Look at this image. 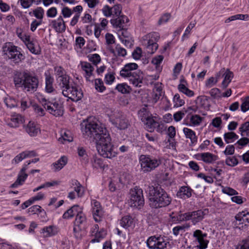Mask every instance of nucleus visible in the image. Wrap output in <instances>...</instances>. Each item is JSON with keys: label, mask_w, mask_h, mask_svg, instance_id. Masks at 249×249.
<instances>
[{"label": "nucleus", "mask_w": 249, "mask_h": 249, "mask_svg": "<svg viewBox=\"0 0 249 249\" xmlns=\"http://www.w3.org/2000/svg\"><path fill=\"white\" fill-rule=\"evenodd\" d=\"M138 65L135 63L125 64L120 71L121 78L127 80L130 85L135 88H141L143 82L144 74L138 70Z\"/></svg>", "instance_id": "1"}, {"label": "nucleus", "mask_w": 249, "mask_h": 249, "mask_svg": "<svg viewBox=\"0 0 249 249\" xmlns=\"http://www.w3.org/2000/svg\"><path fill=\"white\" fill-rule=\"evenodd\" d=\"M148 192L149 205L152 208L166 207L171 202V197L161 186H149Z\"/></svg>", "instance_id": "2"}, {"label": "nucleus", "mask_w": 249, "mask_h": 249, "mask_svg": "<svg viewBox=\"0 0 249 249\" xmlns=\"http://www.w3.org/2000/svg\"><path fill=\"white\" fill-rule=\"evenodd\" d=\"M82 131L85 137L93 138L98 141L105 134L108 132L106 127H104L97 120L89 118L82 124Z\"/></svg>", "instance_id": "3"}, {"label": "nucleus", "mask_w": 249, "mask_h": 249, "mask_svg": "<svg viewBox=\"0 0 249 249\" xmlns=\"http://www.w3.org/2000/svg\"><path fill=\"white\" fill-rule=\"evenodd\" d=\"M14 82L17 87H22L31 93L36 91L38 88L39 80L36 76L24 72H18L14 77Z\"/></svg>", "instance_id": "4"}, {"label": "nucleus", "mask_w": 249, "mask_h": 249, "mask_svg": "<svg viewBox=\"0 0 249 249\" xmlns=\"http://www.w3.org/2000/svg\"><path fill=\"white\" fill-rule=\"evenodd\" d=\"M97 149L99 154L106 158L112 159L115 157L117 152L111 143V139L108 134H105L96 141Z\"/></svg>", "instance_id": "5"}, {"label": "nucleus", "mask_w": 249, "mask_h": 249, "mask_svg": "<svg viewBox=\"0 0 249 249\" xmlns=\"http://www.w3.org/2000/svg\"><path fill=\"white\" fill-rule=\"evenodd\" d=\"M20 48L15 46L11 42L6 43L2 47V51L15 64H19L25 59V56L20 51Z\"/></svg>", "instance_id": "6"}, {"label": "nucleus", "mask_w": 249, "mask_h": 249, "mask_svg": "<svg viewBox=\"0 0 249 249\" xmlns=\"http://www.w3.org/2000/svg\"><path fill=\"white\" fill-rule=\"evenodd\" d=\"M106 112L110 122L118 129H125L129 126V121L122 112L118 110L108 109Z\"/></svg>", "instance_id": "7"}, {"label": "nucleus", "mask_w": 249, "mask_h": 249, "mask_svg": "<svg viewBox=\"0 0 249 249\" xmlns=\"http://www.w3.org/2000/svg\"><path fill=\"white\" fill-rule=\"evenodd\" d=\"M159 39V34L156 32L150 33L142 37V45L148 53L153 54L157 51L158 48L157 42Z\"/></svg>", "instance_id": "8"}, {"label": "nucleus", "mask_w": 249, "mask_h": 249, "mask_svg": "<svg viewBox=\"0 0 249 249\" xmlns=\"http://www.w3.org/2000/svg\"><path fill=\"white\" fill-rule=\"evenodd\" d=\"M140 162L142 170L144 172H149L158 167L161 164V160L159 158L149 155H141Z\"/></svg>", "instance_id": "9"}, {"label": "nucleus", "mask_w": 249, "mask_h": 249, "mask_svg": "<svg viewBox=\"0 0 249 249\" xmlns=\"http://www.w3.org/2000/svg\"><path fill=\"white\" fill-rule=\"evenodd\" d=\"M205 211L206 210L204 211L198 210L184 213H180L177 216V220L178 222H182L191 220L193 225H196L203 219L205 214Z\"/></svg>", "instance_id": "10"}, {"label": "nucleus", "mask_w": 249, "mask_h": 249, "mask_svg": "<svg viewBox=\"0 0 249 249\" xmlns=\"http://www.w3.org/2000/svg\"><path fill=\"white\" fill-rule=\"evenodd\" d=\"M129 195V203L131 207L140 209L144 205V200L142 189L135 187L130 190Z\"/></svg>", "instance_id": "11"}, {"label": "nucleus", "mask_w": 249, "mask_h": 249, "mask_svg": "<svg viewBox=\"0 0 249 249\" xmlns=\"http://www.w3.org/2000/svg\"><path fill=\"white\" fill-rule=\"evenodd\" d=\"M42 103L44 107L48 111V112L55 116H61L63 114V110L62 105L57 102L53 103L47 101L43 99Z\"/></svg>", "instance_id": "12"}, {"label": "nucleus", "mask_w": 249, "mask_h": 249, "mask_svg": "<svg viewBox=\"0 0 249 249\" xmlns=\"http://www.w3.org/2000/svg\"><path fill=\"white\" fill-rule=\"evenodd\" d=\"M147 245L150 249H163L166 247L167 242L160 236H152L146 241Z\"/></svg>", "instance_id": "13"}, {"label": "nucleus", "mask_w": 249, "mask_h": 249, "mask_svg": "<svg viewBox=\"0 0 249 249\" xmlns=\"http://www.w3.org/2000/svg\"><path fill=\"white\" fill-rule=\"evenodd\" d=\"M193 236L196 241L197 242V247L199 249H205L207 247L208 241L205 239L206 233H203L201 230H196L194 232Z\"/></svg>", "instance_id": "14"}, {"label": "nucleus", "mask_w": 249, "mask_h": 249, "mask_svg": "<svg viewBox=\"0 0 249 249\" xmlns=\"http://www.w3.org/2000/svg\"><path fill=\"white\" fill-rule=\"evenodd\" d=\"M23 128L31 137H36L40 133L39 125L34 121H29L27 124L24 125Z\"/></svg>", "instance_id": "15"}, {"label": "nucleus", "mask_w": 249, "mask_h": 249, "mask_svg": "<svg viewBox=\"0 0 249 249\" xmlns=\"http://www.w3.org/2000/svg\"><path fill=\"white\" fill-rule=\"evenodd\" d=\"M203 120V118L198 115L188 114L183 120V124L190 127L199 125Z\"/></svg>", "instance_id": "16"}, {"label": "nucleus", "mask_w": 249, "mask_h": 249, "mask_svg": "<svg viewBox=\"0 0 249 249\" xmlns=\"http://www.w3.org/2000/svg\"><path fill=\"white\" fill-rule=\"evenodd\" d=\"M71 90V92H72L70 93H68L66 89L63 90L62 94L74 102H77L81 100L83 97V92L80 89L76 87L72 86V89Z\"/></svg>", "instance_id": "17"}, {"label": "nucleus", "mask_w": 249, "mask_h": 249, "mask_svg": "<svg viewBox=\"0 0 249 249\" xmlns=\"http://www.w3.org/2000/svg\"><path fill=\"white\" fill-rule=\"evenodd\" d=\"M91 205L94 219L96 222L101 221L103 215V212L100 203L96 200H92L91 201Z\"/></svg>", "instance_id": "18"}, {"label": "nucleus", "mask_w": 249, "mask_h": 249, "mask_svg": "<svg viewBox=\"0 0 249 249\" xmlns=\"http://www.w3.org/2000/svg\"><path fill=\"white\" fill-rule=\"evenodd\" d=\"M80 66L82 70L84 72V75L88 81H91V78L93 77L94 67L90 63L86 61H81Z\"/></svg>", "instance_id": "19"}, {"label": "nucleus", "mask_w": 249, "mask_h": 249, "mask_svg": "<svg viewBox=\"0 0 249 249\" xmlns=\"http://www.w3.org/2000/svg\"><path fill=\"white\" fill-rule=\"evenodd\" d=\"M27 169V165L24 164L18 174L17 180L14 183L11 184L10 186L11 188H17L18 186L22 185L24 182L28 177V174L25 173Z\"/></svg>", "instance_id": "20"}, {"label": "nucleus", "mask_w": 249, "mask_h": 249, "mask_svg": "<svg viewBox=\"0 0 249 249\" xmlns=\"http://www.w3.org/2000/svg\"><path fill=\"white\" fill-rule=\"evenodd\" d=\"M50 25L58 33L64 32L66 30L65 22L61 16L56 20H51Z\"/></svg>", "instance_id": "21"}, {"label": "nucleus", "mask_w": 249, "mask_h": 249, "mask_svg": "<svg viewBox=\"0 0 249 249\" xmlns=\"http://www.w3.org/2000/svg\"><path fill=\"white\" fill-rule=\"evenodd\" d=\"M235 219L236 225L246 226L249 223V213L247 211L240 212L236 215Z\"/></svg>", "instance_id": "22"}, {"label": "nucleus", "mask_w": 249, "mask_h": 249, "mask_svg": "<svg viewBox=\"0 0 249 249\" xmlns=\"http://www.w3.org/2000/svg\"><path fill=\"white\" fill-rule=\"evenodd\" d=\"M45 90L46 92L50 93L55 91V89L53 86L54 79L53 76L50 73H45Z\"/></svg>", "instance_id": "23"}, {"label": "nucleus", "mask_w": 249, "mask_h": 249, "mask_svg": "<svg viewBox=\"0 0 249 249\" xmlns=\"http://www.w3.org/2000/svg\"><path fill=\"white\" fill-rule=\"evenodd\" d=\"M58 232L57 228L53 225H50L43 228L41 233L44 237H49L56 235Z\"/></svg>", "instance_id": "24"}, {"label": "nucleus", "mask_w": 249, "mask_h": 249, "mask_svg": "<svg viewBox=\"0 0 249 249\" xmlns=\"http://www.w3.org/2000/svg\"><path fill=\"white\" fill-rule=\"evenodd\" d=\"M81 210L78 205H74L64 213L62 217L66 219L71 218L74 215L76 216Z\"/></svg>", "instance_id": "25"}, {"label": "nucleus", "mask_w": 249, "mask_h": 249, "mask_svg": "<svg viewBox=\"0 0 249 249\" xmlns=\"http://www.w3.org/2000/svg\"><path fill=\"white\" fill-rule=\"evenodd\" d=\"M200 160L206 163H213L218 159L216 155L209 152L202 153L199 155Z\"/></svg>", "instance_id": "26"}, {"label": "nucleus", "mask_w": 249, "mask_h": 249, "mask_svg": "<svg viewBox=\"0 0 249 249\" xmlns=\"http://www.w3.org/2000/svg\"><path fill=\"white\" fill-rule=\"evenodd\" d=\"M128 21V19L127 17L121 16H118L116 18L111 19L110 23L115 27L123 29L124 27V24Z\"/></svg>", "instance_id": "27"}, {"label": "nucleus", "mask_w": 249, "mask_h": 249, "mask_svg": "<svg viewBox=\"0 0 249 249\" xmlns=\"http://www.w3.org/2000/svg\"><path fill=\"white\" fill-rule=\"evenodd\" d=\"M183 132L185 135L186 138L190 140L192 144H194L196 143L197 141V137L194 131L188 127H184L183 129Z\"/></svg>", "instance_id": "28"}, {"label": "nucleus", "mask_w": 249, "mask_h": 249, "mask_svg": "<svg viewBox=\"0 0 249 249\" xmlns=\"http://www.w3.org/2000/svg\"><path fill=\"white\" fill-rule=\"evenodd\" d=\"M87 219L86 215L83 213L82 210L77 213L75 217L73 224L84 227L86 226Z\"/></svg>", "instance_id": "29"}, {"label": "nucleus", "mask_w": 249, "mask_h": 249, "mask_svg": "<svg viewBox=\"0 0 249 249\" xmlns=\"http://www.w3.org/2000/svg\"><path fill=\"white\" fill-rule=\"evenodd\" d=\"M223 77H224V80L222 81V86L223 88H226L233 78V73L229 69H225Z\"/></svg>", "instance_id": "30"}, {"label": "nucleus", "mask_w": 249, "mask_h": 249, "mask_svg": "<svg viewBox=\"0 0 249 249\" xmlns=\"http://www.w3.org/2000/svg\"><path fill=\"white\" fill-rule=\"evenodd\" d=\"M107 234L106 231L103 229H101L95 235H93L94 237L93 239L90 241L89 246H92V244L95 243H99L101 239L104 238Z\"/></svg>", "instance_id": "31"}, {"label": "nucleus", "mask_w": 249, "mask_h": 249, "mask_svg": "<svg viewBox=\"0 0 249 249\" xmlns=\"http://www.w3.org/2000/svg\"><path fill=\"white\" fill-rule=\"evenodd\" d=\"M193 190L188 186H182L180 187L177 193L178 196L180 198H189L192 196Z\"/></svg>", "instance_id": "32"}, {"label": "nucleus", "mask_w": 249, "mask_h": 249, "mask_svg": "<svg viewBox=\"0 0 249 249\" xmlns=\"http://www.w3.org/2000/svg\"><path fill=\"white\" fill-rule=\"evenodd\" d=\"M10 120L11 122L8 124V125L12 127H17L23 122L22 116L18 114L12 115Z\"/></svg>", "instance_id": "33"}, {"label": "nucleus", "mask_w": 249, "mask_h": 249, "mask_svg": "<svg viewBox=\"0 0 249 249\" xmlns=\"http://www.w3.org/2000/svg\"><path fill=\"white\" fill-rule=\"evenodd\" d=\"M58 140L60 142L65 143L67 142H72L73 137L71 133L69 130L62 131L61 137L58 138Z\"/></svg>", "instance_id": "34"}, {"label": "nucleus", "mask_w": 249, "mask_h": 249, "mask_svg": "<svg viewBox=\"0 0 249 249\" xmlns=\"http://www.w3.org/2000/svg\"><path fill=\"white\" fill-rule=\"evenodd\" d=\"M68 162V159L65 156L61 157L57 161L53 164V169L55 171L60 170Z\"/></svg>", "instance_id": "35"}, {"label": "nucleus", "mask_w": 249, "mask_h": 249, "mask_svg": "<svg viewBox=\"0 0 249 249\" xmlns=\"http://www.w3.org/2000/svg\"><path fill=\"white\" fill-rule=\"evenodd\" d=\"M36 18L37 20L42 21V19L44 15V10L41 7H37L36 9H34L32 12H30L29 14L31 15V14Z\"/></svg>", "instance_id": "36"}, {"label": "nucleus", "mask_w": 249, "mask_h": 249, "mask_svg": "<svg viewBox=\"0 0 249 249\" xmlns=\"http://www.w3.org/2000/svg\"><path fill=\"white\" fill-rule=\"evenodd\" d=\"M120 224L124 228H127L134 225L133 219L130 216H125L121 219Z\"/></svg>", "instance_id": "37"}, {"label": "nucleus", "mask_w": 249, "mask_h": 249, "mask_svg": "<svg viewBox=\"0 0 249 249\" xmlns=\"http://www.w3.org/2000/svg\"><path fill=\"white\" fill-rule=\"evenodd\" d=\"M56 80L61 89L64 88L66 89L70 85V76L68 75L60 77Z\"/></svg>", "instance_id": "38"}, {"label": "nucleus", "mask_w": 249, "mask_h": 249, "mask_svg": "<svg viewBox=\"0 0 249 249\" xmlns=\"http://www.w3.org/2000/svg\"><path fill=\"white\" fill-rule=\"evenodd\" d=\"M115 89L123 94L128 93L131 91L130 86L125 83L118 84L116 86Z\"/></svg>", "instance_id": "39"}, {"label": "nucleus", "mask_w": 249, "mask_h": 249, "mask_svg": "<svg viewBox=\"0 0 249 249\" xmlns=\"http://www.w3.org/2000/svg\"><path fill=\"white\" fill-rule=\"evenodd\" d=\"M238 139V135L233 132H227L224 135V139L227 143L232 142Z\"/></svg>", "instance_id": "40"}, {"label": "nucleus", "mask_w": 249, "mask_h": 249, "mask_svg": "<svg viewBox=\"0 0 249 249\" xmlns=\"http://www.w3.org/2000/svg\"><path fill=\"white\" fill-rule=\"evenodd\" d=\"M178 90L185 94L186 96L191 97L194 95V92L189 89L184 84H179L178 85Z\"/></svg>", "instance_id": "41"}, {"label": "nucleus", "mask_w": 249, "mask_h": 249, "mask_svg": "<svg viewBox=\"0 0 249 249\" xmlns=\"http://www.w3.org/2000/svg\"><path fill=\"white\" fill-rule=\"evenodd\" d=\"M25 45H26L28 50L32 53L35 54H39L40 53V51L39 49H37L36 47L35 43L33 41H31L29 39L26 42H24Z\"/></svg>", "instance_id": "42"}, {"label": "nucleus", "mask_w": 249, "mask_h": 249, "mask_svg": "<svg viewBox=\"0 0 249 249\" xmlns=\"http://www.w3.org/2000/svg\"><path fill=\"white\" fill-rule=\"evenodd\" d=\"M110 52L112 53L116 54L117 56L121 57L125 56L127 53L126 50L119 44L116 46L114 50L112 49Z\"/></svg>", "instance_id": "43"}, {"label": "nucleus", "mask_w": 249, "mask_h": 249, "mask_svg": "<svg viewBox=\"0 0 249 249\" xmlns=\"http://www.w3.org/2000/svg\"><path fill=\"white\" fill-rule=\"evenodd\" d=\"M54 71L56 80L60 77H62L68 75L64 69L61 66L54 67Z\"/></svg>", "instance_id": "44"}, {"label": "nucleus", "mask_w": 249, "mask_h": 249, "mask_svg": "<svg viewBox=\"0 0 249 249\" xmlns=\"http://www.w3.org/2000/svg\"><path fill=\"white\" fill-rule=\"evenodd\" d=\"M239 130L242 136L249 137V122L247 121L242 124L239 128Z\"/></svg>", "instance_id": "45"}, {"label": "nucleus", "mask_w": 249, "mask_h": 249, "mask_svg": "<svg viewBox=\"0 0 249 249\" xmlns=\"http://www.w3.org/2000/svg\"><path fill=\"white\" fill-rule=\"evenodd\" d=\"M174 107H178L183 106L185 104L184 100L180 97L178 94H176L173 99Z\"/></svg>", "instance_id": "46"}, {"label": "nucleus", "mask_w": 249, "mask_h": 249, "mask_svg": "<svg viewBox=\"0 0 249 249\" xmlns=\"http://www.w3.org/2000/svg\"><path fill=\"white\" fill-rule=\"evenodd\" d=\"M142 121H146V124L148 125L150 127H155L158 124V123L154 119L153 117L146 115L144 118L142 119Z\"/></svg>", "instance_id": "47"}, {"label": "nucleus", "mask_w": 249, "mask_h": 249, "mask_svg": "<svg viewBox=\"0 0 249 249\" xmlns=\"http://www.w3.org/2000/svg\"><path fill=\"white\" fill-rule=\"evenodd\" d=\"M92 165L94 168L97 169L100 168L103 170L106 167V165L104 164L102 159L96 157L93 158Z\"/></svg>", "instance_id": "48"}, {"label": "nucleus", "mask_w": 249, "mask_h": 249, "mask_svg": "<svg viewBox=\"0 0 249 249\" xmlns=\"http://www.w3.org/2000/svg\"><path fill=\"white\" fill-rule=\"evenodd\" d=\"M82 227L73 224V233L77 239H81L82 238Z\"/></svg>", "instance_id": "49"}, {"label": "nucleus", "mask_w": 249, "mask_h": 249, "mask_svg": "<svg viewBox=\"0 0 249 249\" xmlns=\"http://www.w3.org/2000/svg\"><path fill=\"white\" fill-rule=\"evenodd\" d=\"M89 60L96 66L101 60L100 56L97 53L90 54L88 56Z\"/></svg>", "instance_id": "50"}, {"label": "nucleus", "mask_w": 249, "mask_h": 249, "mask_svg": "<svg viewBox=\"0 0 249 249\" xmlns=\"http://www.w3.org/2000/svg\"><path fill=\"white\" fill-rule=\"evenodd\" d=\"M163 59V56L161 55H159L154 57L152 60V63L156 66V68L158 71H161V68L160 67V63Z\"/></svg>", "instance_id": "51"}, {"label": "nucleus", "mask_w": 249, "mask_h": 249, "mask_svg": "<svg viewBox=\"0 0 249 249\" xmlns=\"http://www.w3.org/2000/svg\"><path fill=\"white\" fill-rule=\"evenodd\" d=\"M95 88L98 91L100 92H103L106 89L103 81L100 78L95 80Z\"/></svg>", "instance_id": "52"}, {"label": "nucleus", "mask_w": 249, "mask_h": 249, "mask_svg": "<svg viewBox=\"0 0 249 249\" xmlns=\"http://www.w3.org/2000/svg\"><path fill=\"white\" fill-rule=\"evenodd\" d=\"M44 210L39 205H34L27 210V213L30 214H35L41 213Z\"/></svg>", "instance_id": "53"}, {"label": "nucleus", "mask_w": 249, "mask_h": 249, "mask_svg": "<svg viewBox=\"0 0 249 249\" xmlns=\"http://www.w3.org/2000/svg\"><path fill=\"white\" fill-rule=\"evenodd\" d=\"M236 249H249V238H246L240 241Z\"/></svg>", "instance_id": "54"}, {"label": "nucleus", "mask_w": 249, "mask_h": 249, "mask_svg": "<svg viewBox=\"0 0 249 249\" xmlns=\"http://www.w3.org/2000/svg\"><path fill=\"white\" fill-rule=\"evenodd\" d=\"M249 143V139L247 137H243L239 139L236 143L235 145L239 149L242 148L244 146L247 145Z\"/></svg>", "instance_id": "55"}, {"label": "nucleus", "mask_w": 249, "mask_h": 249, "mask_svg": "<svg viewBox=\"0 0 249 249\" xmlns=\"http://www.w3.org/2000/svg\"><path fill=\"white\" fill-rule=\"evenodd\" d=\"M242 103L241 105V109L243 112H245L249 110V96L242 99Z\"/></svg>", "instance_id": "56"}, {"label": "nucleus", "mask_w": 249, "mask_h": 249, "mask_svg": "<svg viewBox=\"0 0 249 249\" xmlns=\"http://www.w3.org/2000/svg\"><path fill=\"white\" fill-rule=\"evenodd\" d=\"M115 79L114 73L108 72L105 75V81L107 84L110 85L114 81Z\"/></svg>", "instance_id": "57"}, {"label": "nucleus", "mask_w": 249, "mask_h": 249, "mask_svg": "<svg viewBox=\"0 0 249 249\" xmlns=\"http://www.w3.org/2000/svg\"><path fill=\"white\" fill-rule=\"evenodd\" d=\"M36 0H19L22 7L24 9H27L30 7L32 4L35 2Z\"/></svg>", "instance_id": "58"}, {"label": "nucleus", "mask_w": 249, "mask_h": 249, "mask_svg": "<svg viewBox=\"0 0 249 249\" xmlns=\"http://www.w3.org/2000/svg\"><path fill=\"white\" fill-rule=\"evenodd\" d=\"M248 17V15H243V14H237L234 16H231L229 17L228 18H227L225 20V23H229L231 21L235 20L236 19H244L245 17Z\"/></svg>", "instance_id": "59"}, {"label": "nucleus", "mask_w": 249, "mask_h": 249, "mask_svg": "<svg viewBox=\"0 0 249 249\" xmlns=\"http://www.w3.org/2000/svg\"><path fill=\"white\" fill-rule=\"evenodd\" d=\"M112 15L118 17L122 13V7L120 4H116L111 7Z\"/></svg>", "instance_id": "60"}, {"label": "nucleus", "mask_w": 249, "mask_h": 249, "mask_svg": "<svg viewBox=\"0 0 249 249\" xmlns=\"http://www.w3.org/2000/svg\"><path fill=\"white\" fill-rule=\"evenodd\" d=\"M222 191L223 193L227 194L230 196L237 195L238 193L234 189L230 187H223Z\"/></svg>", "instance_id": "61"}, {"label": "nucleus", "mask_w": 249, "mask_h": 249, "mask_svg": "<svg viewBox=\"0 0 249 249\" xmlns=\"http://www.w3.org/2000/svg\"><path fill=\"white\" fill-rule=\"evenodd\" d=\"M189 227V225L176 226L175 228H174L173 230V233L176 236H177L179 234V231H184L186 229H187Z\"/></svg>", "instance_id": "62"}, {"label": "nucleus", "mask_w": 249, "mask_h": 249, "mask_svg": "<svg viewBox=\"0 0 249 249\" xmlns=\"http://www.w3.org/2000/svg\"><path fill=\"white\" fill-rule=\"evenodd\" d=\"M225 162L228 166H234L238 164V160L234 157H229L226 160Z\"/></svg>", "instance_id": "63"}, {"label": "nucleus", "mask_w": 249, "mask_h": 249, "mask_svg": "<svg viewBox=\"0 0 249 249\" xmlns=\"http://www.w3.org/2000/svg\"><path fill=\"white\" fill-rule=\"evenodd\" d=\"M196 102L202 107H204L206 103L208 102V98L206 96H200L197 97Z\"/></svg>", "instance_id": "64"}]
</instances>
